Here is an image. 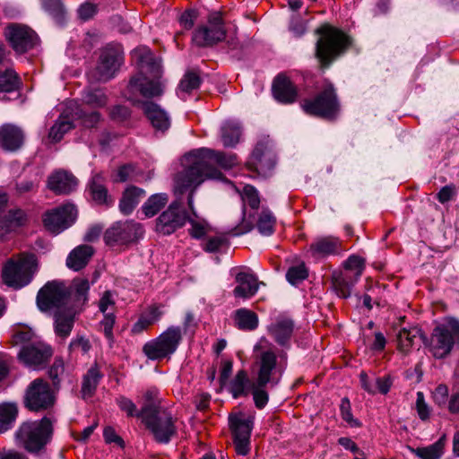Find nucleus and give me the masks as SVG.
<instances>
[{"label": "nucleus", "mask_w": 459, "mask_h": 459, "mask_svg": "<svg viewBox=\"0 0 459 459\" xmlns=\"http://www.w3.org/2000/svg\"><path fill=\"white\" fill-rule=\"evenodd\" d=\"M183 170L174 178V194L176 200L172 202L157 219L156 230L163 235H169L184 225L186 219L192 228L193 238H201V225L194 219L186 216L182 205L186 202L192 213L197 217L194 208V196L201 184V150L186 153L181 160Z\"/></svg>", "instance_id": "nucleus-1"}, {"label": "nucleus", "mask_w": 459, "mask_h": 459, "mask_svg": "<svg viewBox=\"0 0 459 459\" xmlns=\"http://www.w3.org/2000/svg\"><path fill=\"white\" fill-rule=\"evenodd\" d=\"M134 56L138 65V73L134 75L127 89L132 94L139 92L145 98L162 95L164 84L160 81L162 75L160 59L145 48H136Z\"/></svg>", "instance_id": "nucleus-2"}, {"label": "nucleus", "mask_w": 459, "mask_h": 459, "mask_svg": "<svg viewBox=\"0 0 459 459\" xmlns=\"http://www.w3.org/2000/svg\"><path fill=\"white\" fill-rule=\"evenodd\" d=\"M89 290L90 282L84 278H75L70 286L62 281H48L38 292L37 305L40 311L66 305L74 308L87 301Z\"/></svg>", "instance_id": "nucleus-3"}, {"label": "nucleus", "mask_w": 459, "mask_h": 459, "mask_svg": "<svg viewBox=\"0 0 459 459\" xmlns=\"http://www.w3.org/2000/svg\"><path fill=\"white\" fill-rule=\"evenodd\" d=\"M52 435V421L44 417L39 420H28L22 423L15 432V439L27 452L40 455L45 452Z\"/></svg>", "instance_id": "nucleus-4"}, {"label": "nucleus", "mask_w": 459, "mask_h": 459, "mask_svg": "<svg viewBox=\"0 0 459 459\" xmlns=\"http://www.w3.org/2000/svg\"><path fill=\"white\" fill-rule=\"evenodd\" d=\"M38 270L37 257L33 254H21L8 259L2 270L4 282L13 289L28 285Z\"/></svg>", "instance_id": "nucleus-5"}, {"label": "nucleus", "mask_w": 459, "mask_h": 459, "mask_svg": "<svg viewBox=\"0 0 459 459\" xmlns=\"http://www.w3.org/2000/svg\"><path fill=\"white\" fill-rule=\"evenodd\" d=\"M316 32L320 35L316 46V56L324 66L342 55L350 44L349 38L341 30L325 24Z\"/></svg>", "instance_id": "nucleus-6"}, {"label": "nucleus", "mask_w": 459, "mask_h": 459, "mask_svg": "<svg viewBox=\"0 0 459 459\" xmlns=\"http://www.w3.org/2000/svg\"><path fill=\"white\" fill-rule=\"evenodd\" d=\"M143 422L159 443L168 444L176 434V427L170 411L161 405L144 404L142 414Z\"/></svg>", "instance_id": "nucleus-7"}, {"label": "nucleus", "mask_w": 459, "mask_h": 459, "mask_svg": "<svg viewBox=\"0 0 459 459\" xmlns=\"http://www.w3.org/2000/svg\"><path fill=\"white\" fill-rule=\"evenodd\" d=\"M254 351L257 352V385L265 386L269 383L277 385L279 380H274L273 375L281 367V362H277L275 347L267 339L261 338L254 346Z\"/></svg>", "instance_id": "nucleus-8"}, {"label": "nucleus", "mask_w": 459, "mask_h": 459, "mask_svg": "<svg viewBox=\"0 0 459 459\" xmlns=\"http://www.w3.org/2000/svg\"><path fill=\"white\" fill-rule=\"evenodd\" d=\"M181 340V328L172 325L156 339L146 342L143 351L150 359H161L172 355L177 351Z\"/></svg>", "instance_id": "nucleus-9"}, {"label": "nucleus", "mask_w": 459, "mask_h": 459, "mask_svg": "<svg viewBox=\"0 0 459 459\" xmlns=\"http://www.w3.org/2000/svg\"><path fill=\"white\" fill-rule=\"evenodd\" d=\"M302 108L307 114L333 118L339 112V102L333 84L325 85V89L314 99L306 100Z\"/></svg>", "instance_id": "nucleus-10"}, {"label": "nucleus", "mask_w": 459, "mask_h": 459, "mask_svg": "<svg viewBox=\"0 0 459 459\" xmlns=\"http://www.w3.org/2000/svg\"><path fill=\"white\" fill-rule=\"evenodd\" d=\"M122 60L123 52L119 46H107L101 50L96 67L90 73V78L95 82H108L114 77Z\"/></svg>", "instance_id": "nucleus-11"}, {"label": "nucleus", "mask_w": 459, "mask_h": 459, "mask_svg": "<svg viewBox=\"0 0 459 459\" xmlns=\"http://www.w3.org/2000/svg\"><path fill=\"white\" fill-rule=\"evenodd\" d=\"M54 403V392L42 378H36L27 387L24 404L29 410L33 411L46 410L51 407Z\"/></svg>", "instance_id": "nucleus-12"}, {"label": "nucleus", "mask_w": 459, "mask_h": 459, "mask_svg": "<svg viewBox=\"0 0 459 459\" xmlns=\"http://www.w3.org/2000/svg\"><path fill=\"white\" fill-rule=\"evenodd\" d=\"M237 163L235 155H227L221 152L203 148V181L205 179H221L222 173L214 166L230 169Z\"/></svg>", "instance_id": "nucleus-13"}, {"label": "nucleus", "mask_w": 459, "mask_h": 459, "mask_svg": "<svg viewBox=\"0 0 459 459\" xmlns=\"http://www.w3.org/2000/svg\"><path fill=\"white\" fill-rule=\"evenodd\" d=\"M77 210L74 204H66L44 214L45 228L53 234H58L69 228L75 221Z\"/></svg>", "instance_id": "nucleus-14"}, {"label": "nucleus", "mask_w": 459, "mask_h": 459, "mask_svg": "<svg viewBox=\"0 0 459 459\" xmlns=\"http://www.w3.org/2000/svg\"><path fill=\"white\" fill-rule=\"evenodd\" d=\"M275 153L269 140L259 142L248 162L249 169L257 172L262 177H267L271 174L275 166Z\"/></svg>", "instance_id": "nucleus-15"}, {"label": "nucleus", "mask_w": 459, "mask_h": 459, "mask_svg": "<svg viewBox=\"0 0 459 459\" xmlns=\"http://www.w3.org/2000/svg\"><path fill=\"white\" fill-rule=\"evenodd\" d=\"M449 324L439 325L433 329L428 343L430 353L437 359L448 356L455 343Z\"/></svg>", "instance_id": "nucleus-16"}, {"label": "nucleus", "mask_w": 459, "mask_h": 459, "mask_svg": "<svg viewBox=\"0 0 459 459\" xmlns=\"http://www.w3.org/2000/svg\"><path fill=\"white\" fill-rule=\"evenodd\" d=\"M143 232L139 223L126 221L125 222H116L107 230L104 238L108 245L126 244L140 238Z\"/></svg>", "instance_id": "nucleus-17"}, {"label": "nucleus", "mask_w": 459, "mask_h": 459, "mask_svg": "<svg viewBox=\"0 0 459 459\" xmlns=\"http://www.w3.org/2000/svg\"><path fill=\"white\" fill-rule=\"evenodd\" d=\"M227 39V29L220 12H211L203 25V47H212Z\"/></svg>", "instance_id": "nucleus-18"}, {"label": "nucleus", "mask_w": 459, "mask_h": 459, "mask_svg": "<svg viewBox=\"0 0 459 459\" xmlns=\"http://www.w3.org/2000/svg\"><path fill=\"white\" fill-rule=\"evenodd\" d=\"M5 35L13 48L18 53L28 51L38 42L36 33L25 25H11L7 28Z\"/></svg>", "instance_id": "nucleus-19"}, {"label": "nucleus", "mask_w": 459, "mask_h": 459, "mask_svg": "<svg viewBox=\"0 0 459 459\" xmlns=\"http://www.w3.org/2000/svg\"><path fill=\"white\" fill-rule=\"evenodd\" d=\"M51 355L52 351L48 346L34 342L22 346L18 353V359L25 366L38 369L48 362Z\"/></svg>", "instance_id": "nucleus-20"}, {"label": "nucleus", "mask_w": 459, "mask_h": 459, "mask_svg": "<svg viewBox=\"0 0 459 459\" xmlns=\"http://www.w3.org/2000/svg\"><path fill=\"white\" fill-rule=\"evenodd\" d=\"M134 104L142 108L156 132L163 134L170 127L171 122L169 114L158 104L141 100H136Z\"/></svg>", "instance_id": "nucleus-21"}, {"label": "nucleus", "mask_w": 459, "mask_h": 459, "mask_svg": "<svg viewBox=\"0 0 459 459\" xmlns=\"http://www.w3.org/2000/svg\"><path fill=\"white\" fill-rule=\"evenodd\" d=\"M294 327V321L290 317L279 316L267 330L276 343L283 348H289Z\"/></svg>", "instance_id": "nucleus-22"}, {"label": "nucleus", "mask_w": 459, "mask_h": 459, "mask_svg": "<svg viewBox=\"0 0 459 459\" xmlns=\"http://www.w3.org/2000/svg\"><path fill=\"white\" fill-rule=\"evenodd\" d=\"M47 312L53 313L54 315L55 333L64 339L68 337L74 327V308L66 305L60 307H51Z\"/></svg>", "instance_id": "nucleus-23"}, {"label": "nucleus", "mask_w": 459, "mask_h": 459, "mask_svg": "<svg viewBox=\"0 0 459 459\" xmlns=\"http://www.w3.org/2000/svg\"><path fill=\"white\" fill-rule=\"evenodd\" d=\"M24 142L23 132L18 126L5 124L0 127V147L7 152L19 150Z\"/></svg>", "instance_id": "nucleus-24"}, {"label": "nucleus", "mask_w": 459, "mask_h": 459, "mask_svg": "<svg viewBox=\"0 0 459 459\" xmlns=\"http://www.w3.org/2000/svg\"><path fill=\"white\" fill-rule=\"evenodd\" d=\"M77 179L73 174L57 170L52 173L48 179V188L57 195H67L75 189Z\"/></svg>", "instance_id": "nucleus-25"}, {"label": "nucleus", "mask_w": 459, "mask_h": 459, "mask_svg": "<svg viewBox=\"0 0 459 459\" xmlns=\"http://www.w3.org/2000/svg\"><path fill=\"white\" fill-rule=\"evenodd\" d=\"M273 97L281 103L290 104L297 99V89L288 77L279 74L273 82Z\"/></svg>", "instance_id": "nucleus-26"}, {"label": "nucleus", "mask_w": 459, "mask_h": 459, "mask_svg": "<svg viewBox=\"0 0 459 459\" xmlns=\"http://www.w3.org/2000/svg\"><path fill=\"white\" fill-rule=\"evenodd\" d=\"M94 249L89 245H81L73 249L66 258V265L74 271H80L90 262Z\"/></svg>", "instance_id": "nucleus-27"}, {"label": "nucleus", "mask_w": 459, "mask_h": 459, "mask_svg": "<svg viewBox=\"0 0 459 459\" xmlns=\"http://www.w3.org/2000/svg\"><path fill=\"white\" fill-rule=\"evenodd\" d=\"M238 285L234 289L235 297L248 299L253 297L259 289L257 278L247 273H239L236 276Z\"/></svg>", "instance_id": "nucleus-28"}, {"label": "nucleus", "mask_w": 459, "mask_h": 459, "mask_svg": "<svg viewBox=\"0 0 459 459\" xmlns=\"http://www.w3.org/2000/svg\"><path fill=\"white\" fill-rule=\"evenodd\" d=\"M26 214L21 209L10 210L0 219V238L25 224Z\"/></svg>", "instance_id": "nucleus-29"}, {"label": "nucleus", "mask_w": 459, "mask_h": 459, "mask_svg": "<svg viewBox=\"0 0 459 459\" xmlns=\"http://www.w3.org/2000/svg\"><path fill=\"white\" fill-rule=\"evenodd\" d=\"M145 191L136 186H130L125 190L119 202V210L125 214H130L140 201L144 197Z\"/></svg>", "instance_id": "nucleus-30"}, {"label": "nucleus", "mask_w": 459, "mask_h": 459, "mask_svg": "<svg viewBox=\"0 0 459 459\" xmlns=\"http://www.w3.org/2000/svg\"><path fill=\"white\" fill-rule=\"evenodd\" d=\"M333 288L341 298L347 299L351 296V288L358 281L349 273L334 272L332 276Z\"/></svg>", "instance_id": "nucleus-31"}, {"label": "nucleus", "mask_w": 459, "mask_h": 459, "mask_svg": "<svg viewBox=\"0 0 459 459\" xmlns=\"http://www.w3.org/2000/svg\"><path fill=\"white\" fill-rule=\"evenodd\" d=\"M74 119L71 117V109L66 110L57 118L50 128L48 137L54 142H59L64 135L74 127Z\"/></svg>", "instance_id": "nucleus-32"}, {"label": "nucleus", "mask_w": 459, "mask_h": 459, "mask_svg": "<svg viewBox=\"0 0 459 459\" xmlns=\"http://www.w3.org/2000/svg\"><path fill=\"white\" fill-rule=\"evenodd\" d=\"M230 425L233 437H249L253 429V420L250 417L230 416Z\"/></svg>", "instance_id": "nucleus-33"}, {"label": "nucleus", "mask_w": 459, "mask_h": 459, "mask_svg": "<svg viewBox=\"0 0 459 459\" xmlns=\"http://www.w3.org/2000/svg\"><path fill=\"white\" fill-rule=\"evenodd\" d=\"M340 241L333 237H324L317 238L310 246L313 255H328L337 251Z\"/></svg>", "instance_id": "nucleus-34"}, {"label": "nucleus", "mask_w": 459, "mask_h": 459, "mask_svg": "<svg viewBox=\"0 0 459 459\" xmlns=\"http://www.w3.org/2000/svg\"><path fill=\"white\" fill-rule=\"evenodd\" d=\"M101 377L102 375L100 373V370L96 366L91 367L87 371L83 377L81 390L82 397L83 399H88L93 395Z\"/></svg>", "instance_id": "nucleus-35"}, {"label": "nucleus", "mask_w": 459, "mask_h": 459, "mask_svg": "<svg viewBox=\"0 0 459 459\" xmlns=\"http://www.w3.org/2000/svg\"><path fill=\"white\" fill-rule=\"evenodd\" d=\"M241 135V126L238 122L227 121L221 127V140L225 147H234Z\"/></svg>", "instance_id": "nucleus-36"}, {"label": "nucleus", "mask_w": 459, "mask_h": 459, "mask_svg": "<svg viewBox=\"0 0 459 459\" xmlns=\"http://www.w3.org/2000/svg\"><path fill=\"white\" fill-rule=\"evenodd\" d=\"M420 338L424 342H427V337L421 333V330L417 327L411 329H403L397 334L399 347L402 351H406L413 346L415 339Z\"/></svg>", "instance_id": "nucleus-37"}, {"label": "nucleus", "mask_w": 459, "mask_h": 459, "mask_svg": "<svg viewBox=\"0 0 459 459\" xmlns=\"http://www.w3.org/2000/svg\"><path fill=\"white\" fill-rule=\"evenodd\" d=\"M168 201L169 196L167 194H154L143 204L142 210L146 217H153L167 204Z\"/></svg>", "instance_id": "nucleus-38"}, {"label": "nucleus", "mask_w": 459, "mask_h": 459, "mask_svg": "<svg viewBox=\"0 0 459 459\" xmlns=\"http://www.w3.org/2000/svg\"><path fill=\"white\" fill-rule=\"evenodd\" d=\"M235 321L238 327L241 330L252 331L258 326L256 314L246 308H240L236 311Z\"/></svg>", "instance_id": "nucleus-39"}, {"label": "nucleus", "mask_w": 459, "mask_h": 459, "mask_svg": "<svg viewBox=\"0 0 459 459\" xmlns=\"http://www.w3.org/2000/svg\"><path fill=\"white\" fill-rule=\"evenodd\" d=\"M92 199L100 204H108V190L104 186V178L100 174H95L89 183Z\"/></svg>", "instance_id": "nucleus-40"}, {"label": "nucleus", "mask_w": 459, "mask_h": 459, "mask_svg": "<svg viewBox=\"0 0 459 459\" xmlns=\"http://www.w3.org/2000/svg\"><path fill=\"white\" fill-rule=\"evenodd\" d=\"M18 408L15 403H4L0 404V433L8 430L16 419Z\"/></svg>", "instance_id": "nucleus-41"}, {"label": "nucleus", "mask_w": 459, "mask_h": 459, "mask_svg": "<svg viewBox=\"0 0 459 459\" xmlns=\"http://www.w3.org/2000/svg\"><path fill=\"white\" fill-rule=\"evenodd\" d=\"M41 5L57 23L65 22L66 10L62 0H41Z\"/></svg>", "instance_id": "nucleus-42"}, {"label": "nucleus", "mask_w": 459, "mask_h": 459, "mask_svg": "<svg viewBox=\"0 0 459 459\" xmlns=\"http://www.w3.org/2000/svg\"><path fill=\"white\" fill-rule=\"evenodd\" d=\"M68 109H71V117L74 119H82V123L87 127H93L100 118L99 112H91V114H84L80 108L77 102L71 100L68 102Z\"/></svg>", "instance_id": "nucleus-43"}, {"label": "nucleus", "mask_w": 459, "mask_h": 459, "mask_svg": "<svg viewBox=\"0 0 459 459\" xmlns=\"http://www.w3.org/2000/svg\"><path fill=\"white\" fill-rule=\"evenodd\" d=\"M445 437H440L434 444L422 448H417L415 454L420 459H439L444 454Z\"/></svg>", "instance_id": "nucleus-44"}, {"label": "nucleus", "mask_w": 459, "mask_h": 459, "mask_svg": "<svg viewBox=\"0 0 459 459\" xmlns=\"http://www.w3.org/2000/svg\"><path fill=\"white\" fill-rule=\"evenodd\" d=\"M83 101L94 108L104 107L108 102V97L102 89H88L82 95Z\"/></svg>", "instance_id": "nucleus-45"}, {"label": "nucleus", "mask_w": 459, "mask_h": 459, "mask_svg": "<svg viewBox=\"0 0 459 459\" xmlns=\"http://www.w3.org/2000/svg\"><path fill=\"white\" fill-rule=\"evenodd\" d=\"M243 202V215L246 214V205H249L252 209H257L260 204V197L258 191L250 185H246L239 192Z\"/></svg>", "instance_id": "nucleus-46"}, {"label": "nucleus", "mask_w": 459, "mask_h": 459, "mask_svg": "<svg viewBox=\"0 0 459 459\" xmlns=\"http://www.w3.org/2000/svg\"><path fill=\"white\" fill-rule=\"evenodd\" d=\"M276 220L271 211L263 209L256 223V227L262 235L269 236L273 234Z\"/></svg>", "instance_id": "nucleus-47"}, {"label": "nucleus", "mask_w": 459, "mask_h": 459, "mask_svg": "<svg viewBox=\"0 0 459 459\" xmlns=\"http://www.w3.org/2000/svg\"><path fill=\"white\" fill-rule=\"evenodd\" d=\"M343 266L345 269L344 273H351L355 278V281H359L365 268V259L352 255L344 262Z\"/></svg>", "instance_id": "nucleus-48"}, {"label": "nucleus", "mask_w": 459, "mask_h": 459, "mask_svg": "<svg viewBox=\"0 0 459 459\" xmlns=\"http://www.w3.org/2000/svg\"><path fill=\"white\" fill-rule=\"evenodd\" d=\"M19 83V78L13 70L7 69L5 72L0 73V91H13L18 89Z\"/></svg>", "instance_id": "nucleus-49"}, {"label": "nucleus", "mask_w": 459, "mask_h": 459, "mask_svg": "<svg viewBox=\"0 0 459 459\" xmlns=\"http://www.w3.org/2000/svg\"><path fill=\"white\" fill-rule=\"evenodd\" d=\"M200 79L198 74L193 71H187L178 84V94L189 93L194 89L198 88Z\"/></svg>", "instance_id": "nucleus-50"}, {"label": "nucleus", "mask_w": 459, "mask_h": 459, "mask_svg": "<svg viewBox=\"0 0 459 459\" xmlns=\"http://www.w3.org/2000/svg\"><path fill=\"white\" fill-rule=\"evenodd\" d=\"M248 382L246 371L239 370L231 381L230 391L234 398L246 394V386Z\"/></svg>", "instance_id": "nucleus-51"}, {"label": "nucleus", "mask_w": 459, "mask_h": 459, "mask_svg": "<svg viewBox=\"0 0 459 459\" xmlns=\"http://www.w3.org/2000/svg\"><path fill=\"white\" fill-rule=\"evenodd\" d=\"M48 377L52 381L54 390H59L61 381L65 375V363L62 359H56L48 369Z\"/></svg>", "instance_id": "nucleus-52"}, {"label": "nucleus", "mask_w": 459, "mask_h": 459, "mask_svg": "<svg viewBox=\"0 0 459 459\" xmlns=\"http://www.w3.org/2000/svg\"><path fill=\"white\" fill-rule=\"evenodd\" d=\"M160 313L157 308H152L148 316H141L133 325L132 332L139 333L158 320Z\"/></svg>", "instance_id": "nucleus-53"}, {"label": "nucleus", "mask_w": 459, "mask_h": 459, "mask_svg": "<svg viewBox=\"0 0 459 459\" xmlns=\"http://www.w3.org/2000/svg\"><path fill=\"white\" fill-rule=\"evenodd\" d=\"M117 403L120 410L125 411L127 414V416H135L137 418H141L142 420L143 421L144 414H142V409L140 411H137L136 405L132 400L125 396H120L117 399Z\"/></svg>", "instance_id": "nucleus-54"}, {"label": "nucleus", "mask_w": 459, "mask_h": 459, "mask_svg": "<svg viewBox=\"0 0 459 459\" xmlns=\"http://www.w3.org/2000/svg\"><path fill=\"white\" fill-rule=\"evenodd\" d=\"M99 309L102 314H110L116 311V300L114 297V293L110 290H106L100 301H99Z\"/></svg>", "instance_id": "nucleus-55"}, {"label": "nucleus", "mask_w": 459, "mask_h": 459, "mask_svg": "<svg viewBox=\"0 0 459 459\" xmlns=\"http://www.w3.org/2000/svg\"><path fill=\"white\" fill-rule=\"evenodd\" d=\"M307 277V271L304 264L290 267L286 273L288 281L296 285L300 281H304Z\"/></svg>", "instance_id": "nucleus-56"}, {"label": "nucleus", "mask_w": 459, "mask_h": 459, "mask_svg": "<svg viewBox=\"0 0 459 459\" xmlns=\"http://www.w3.org/2000/svg\"><path fill=\"white\" fill-rule=\"evenodd\" d=\"M340 410L342 419L351 427H359V421L353 418L351 409V403L348 398L344 397L341 401Z\"/></svg>", "instance_id": "nucleus-57"}, {"label": "nucleus", "mask_w": 459, "mask_h": 459, "mask_svg": "<svg viewBox=\"0 0 459 459\" xmlns=\"http://www.w3.org/2000/svg\"><path fill=\"white\" fill-rule=\"evenodd\" d=\"M103 319L100 321V326L103 329L104 334L109 342H113V326L116 322V316L114 313L103 314Z\"/></svg>", "instance_id": "nucleus-58"}, {"label": "nucleus", "mask_w": 459, "mask_h": 459, "mask_svg": "<svg viewBox=\"0 0 459 459\" xmlns=\"http://www.w3.org/2000/svg\"><path fill=\"white\" fill-rule=\"evenodd\" d=\"M264 386H258L257 380H255L253 387V396L255 406L259 409L264 408L268 402V394L264 390Z\"/></svg>", "instance_id": "nucleus-59"}, {"label": "nucleus", "mask_w": 459, "mask_h": 459, "mask_svg": "<svg viewBox=\"0 0 459 459\" xmlns=\"http://www.w3.org/2000/svg\"><path fill=\"white\" fill-rule=\"evenodd\" d=\"M182 325L186 334H193L196 331L198 327V321L196 320L193 311H186Z\"/></svg>", "instance_id": "nucleus-60"}, {"label": "nucleus", "mask_w": 459, "mask_h": 459, "mask_svg": "<svg viewBox=\"0 0 459 459\" xmlns=\"http://www.w3.org/2000/svg\"><path fill=\"white\" fill-rule=\"evenodd\" d=\"M199 12L197 9H188L179 18L181 26L186 30L193 28L195 21L198 18Z\"/></svg>", "instance_id": "nucleus-61"}, {"label": "nucleus", "mask_w": 459, "mask_h": 459, "mask_svg": "<svg viewBox=\"0 0 459 459\" xmlns=\"http://www.w3.org/2000/svg\"><path fill=\"white\" fill-rule=\"evenodd\" d=\"M227 239L223 236H215L209 238L206 241L204 250L209 253L218 252L220 248L226 245Z\"/></svg>", "instance_id": "nucleus-62"}, {"label": "nucleus", "mask_w": 459, "mask_h": 459, "mask_svg": "<svg viewBox=\"0 0 459 459\" xmlns=\"http://www.w3.org/2000/svg\"><path fill=\"white\" fill-rule=\"evenodd\" d=\"M236 453L239 455H247L250 451L249 437H233Z\"/></svg>", "instance_id": "nucleus-63"}, {"label": "nucleus", "mask_w": 459, "mask_h": 459, "mask_svg": "<svg viewBox=\"0 0 459 459\" xmlns=\"http://www.w3.org/2000/svg\"><path fill=\"white\" fill-rule=\"evenodd\" d=\"M456 194V188L454 185H446L443 186L437 195V200L441 204L449 202Z\"/></svg>", "instance_id": "nucleus-64"}]
</instances>
